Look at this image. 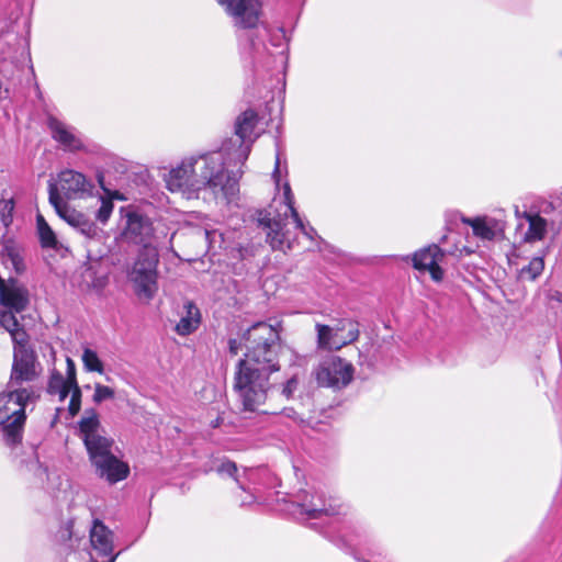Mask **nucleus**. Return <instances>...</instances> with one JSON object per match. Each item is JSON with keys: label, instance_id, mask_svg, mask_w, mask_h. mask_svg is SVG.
<instances>
[{"label": "nucleus", "instance_id": "1", "mask_svg": "<svg viewBox=\"0 0 562 562\" xmlns=\"http://www.w3.org/2000/svg\"><path fill=\"white\" fill-rule=\"evenodd\" d=\"M246 353L237 363L234 390L245 412H257L271 387L269 376L280 370V333L265 322L254 324L244 334Z\"/></svg>", "mask_w": 562, "mask_h": 562}, {"label": "nucleus", "instance_id": "2", "mask_svg": "<svg viewBox=\"0 0 562 562\" xmlns=\"http://www.w3.org/2000/svg\"><path fill=\"white\" fill-rule=\"evenodd\" d=\"M201 190L207 189L215 198L222 196L227 202L237 194L243 169L234 159V150L223 142L217 150L193 156Z\"/></svg>", "mask_w": 562, "mask_h": 562}, {"label": "nucleus", "instance_id": "3", "mask_svg": "<svg viewBox=\"0 0 562 562\" xmlns=\"http://www.w3.org/2000/svg\"><path fill=\"white\" fill-rule=\"evenodd\" d=\"M1 326L10 334L13 342L12 367L7 384L18 389H41L35 382L41 376L43 367L30 345V336L24 326L10 314L1 316Z\"/></svg>", "mask_w": 562, "mask_h": 562}, {"label": "nucleus", "instance_id": "4", "mask_svg": "<svg viewBox=\"0 0 562 562\" xmlns=\"http://www.w3.org/2000/svg\"><path fill=\"white\" fill-rule=\"evenodd\" d=\"M42 389L10 387L0 393V427L7 446L15 447L22 442L26 411L41 397Z\"/></svg>", "mask_w": 562, "mask_h": 562}, {"label": "nucleus", "instance_id": "5", "mask_svg": "<svg viewBox=\"0 0 562 562\" xmlns=\"http://www.w3.org/2000/svg\"><path fill=\"white\" fill-rule=\"evenodd\" d=\"M288 510L297 519H319L323 516H336L345 513V505L335 496L325 498L323 492L300 491L285 499Z\"/></svg>", "mask_w": 562, "mask_h": 562}, {"label": "nucleus", "instance_id": "6", "mask_svg": "<svg viewBox=\"0 0 562 562\" xmlns=\"http://www.w3.org/2000/svg\"><path fill=\"white\" fill-rule=\"evenodd\" d=\"M294 195L289 182L283 184V200L274 213L265 212L259 214V224L269 228L267 240L273 249H283L289 243V232L286 229L289 216H296Z\"/></svg>", "mask_w": 562, "mask_h": 562}, {"label": "nucleus", "instance_id": "7", "mask_svg": "<svg viewBox=\"0 0 562 562\" xmlns=\"http://www.w3.org/2000/svg\"><path fill=\"white\" fill-rule=\"evenodd\" d=\"M158 262L159 255L156 247L140 249L132 271L130 272V280L134 284L135 293L139 299L149 301L157 293Z\"/></svg>", "mask_w": 562, "mask_h": 562}, {"label": "nucleus", "instance_id": "8", "mask_svg": "<svg viewBox=\"0 0 562 562\" xmlns=\"http://www.w3.org/2000/svg\"><path fill=\"white\" fill-rule=\"evenodd\" d=\"M100 429L98 413L93 408L87 409L85 416L79 420V430L91 464L112 454L114 440L102 435Z\"/></svg>", "mask_w": 562, "mask_h": 562}, {"label": "nucleus", "instance_id": "9", "mask_svg": "<svg viewBox=\"0 0 562 562\" xmlns=\"http://www.w3.org/2000/svg\"><path fill=\"white\" fill-rule=\"evenodd\" d=\"M259 122L258 113L247 109L240 113L235 121V138L224 140L234 150V159L245 165L251 151L252 144L259 137L256 127Z\"/></svg>", "mask_w": 562, "mask_h": 562}, {"label": "nucleus", "instance_id": "10", "mask_svg": "<svg viewBox=\"0 0 562 562\" xmlns=\"http://www.w3.org/2000/svg\"><path fill=\"white\" fill-rule=\"evenodd\" d=\"M48 200L57 215L69 226L87 238H94L98 236L99 228L95 223L91 221L88 215L71 207L63 200L54 180L48 181Z\"/></svg>", "mask_w": 562, "mask_h": 562}, {"label": "nucleus", "instance_id": "11", "mask_svg": "<svg viewBox=\"0 0 562 562\" xmlns=\"http://www.w3.org/2000/svg\"><path fill=\"white\" fill-rule=\"evenodd\" d=\"M193 156L184 158L177 167L172 168L166 176V187L171 192H180L186 198L198 196L201 187Z\"/></svg>", "mask_w": 562, "mask_h": 562}, {"label": "nucleus", "instance_id": "12", "mask_svg": "<svg viewBox=\"0 0 562 562\" xmlns=\"http://www.w3.org/2000/svg\"><path fill=\"white\" fill-rule=\"evenodd\" d=\"M239 29H255L260 22L262 4L259 0H216Z\"/></svg>", "mask_w": 562, "mask_h": 562}, {"label": "nucleus", "instance_id": "13", "mask_svg": "<svg viewBox=\"0 0 562 562\" xmlns=\"http://www.w3.org/2000/svg\"><path fill=\"white\" fill-rule=\"evenodd\" d=\"M353 375V367L340 357H331L321 363L316 371L317 382L323 386L345 387Z\"/></svg>", "mask_w": 562, "mask_h": 562}, {"label": "nucleus", "instance_id": "14", "mask_svg": "<svg viewBox=\"0 0 562 562\" xmlns=\"http://www.w3.org/2000/svg\"><path fill=\"white\" fill-rule=\"evenodd\" d=\"M124 218L123 238L128 243L142 245V249L153 247L154 227L151 221L137 211L126 212Z\"/></svg>", "mask_w": 562, "mask_h": 562}, {"label": "nucleus", "instance_id": "15", "mask_svg": "<svg viewBox=\"0 0 562 562\" xmlns=\"http://www.w3.org/2000/svg\"><path fill=\"white\" fill-rule=\"evenodd\" d=\"M58 188L59 195L67 200L82 199L91 194L93 183L86 178L81 172L72 169H65L57 176V182L54 181Z\"/></svg>", "mask_w": 562, "mask_h": 562}, {"label": "nucleus", "instance_id": "16", "mask_svg": "<svg viewBox=\"0 0 562 562\" xmlns=\"http://www.w3.org/2000/svg\"><path fill=\"white\" fill-rule=\"evenodd\" d=\"M446 252L436 244L428 245L412 256L413 267L422 272L428 271L434 281L439 282L443 279V270L440 265L443 261Z\"/></svg>", "mask_w": 562, "mask_h": 562}, {"label": "nucleus", "instance_id": "17", "mask_svg": "<svg viewBox=\"0 0 562 562\" xmlns=\"http://www.w3.org/2000/svg\"><path fill=\"white\" fill-rule=\"evenodd\" d=\"M114 533L101 520L95 519L90 529V542L92 552L90 553L91 562L98 561L100 558L117 557L113 554Z\"/></svg>", "mask_w": 562, "mask_h": 562}, {"label": "nucleus", "instance_id": "18", "mask_svg": "<svg viewBox=\"0 0 562 562\" xmlns=\"http://www.w3.org/2000/svg\"><path fill=\"white\" fill-rule=\"evenodd\" d=\"M95 474L109 484H115L130 475V465L113 453L92 464Z\"/></svg>", "mask_w": 562, "mask_h": 562}, {"label": "nucleus", "instance_id": "19", "mask_svg": "<svg viewBox=\"0 0 562 562\" xmlns=\"http://www.w3.org/2000/svg\"><path fill=\"white\" fill-rule=\"evenodd\" d=\"M515 213L517 218H524L528 223V228L522 236L525 243L533 244L544 239L550 222L541 216L540 212H536V209L531 207L529 211L520 213L517 207Z\"/></svg>", "mask_w": 562, "mask_h": 562}, {"label": "nucleus", "instance_id": "20", "mask_svg": "<svg viewBox=\"0 0 562 562\" xmlns=\"http://www.w3.org/2000/svg\"><path fill=\"white\" fill-rule=\"evenodd\" d=\"M47 125L50 130L52 137L59 143L65 150L78 151L83 148V144L80 138L77 137L70 127L58 119L49 116Z\"/></svg>", "mask_w": 562, "mask_h": 562}, {"label": "nucleus", "instance_id": "21", "mask_svg": "<svg viewBox=\"0 0 562 562\" xmlns=\"http://www.w3.org/2000/svg\"><path fill=\"white\" fill-rule=\"evenodd\" d=\"M183 307L186 313L181 316L175 330L180 336H188L199 328L201 324V312L191 301H187Z\"/></svg>", "mask_w": 562, "mask_h": 562}, {"label": "nucleus", "instance_id": "22", "mask_svg": "<svg viewBox=\"0 0 562 562\" xmlns=\"http://www.w3.org/2000/svg\"><path fill=\"white\" fill-rule=\"evenodd\" d=\"M331 328L334 334H337V339H339V342H335V349H340L346 345L355 342L360 335L358 322L350 318L338 321Z\"/></svg>", "mask_w": 562, "mask_h": 562}, {"label": "nucleus", "instance_id": "23", "mask_svg": "<svg viewBox=\"0 0 562 562\" xmlns=\"http://www.w3.org/2000/svg\"><path fill=\"white\" fill-rule=\"evenodd\" d=\"M463 223L472 227L473 234L484 240H492L496 236L498 222L492 217L464 218Z\"/></svg>", "mask_w": 562, "mask_h": 562}, {"label": "nucleus", "instance_id": "24", "mask_svg": "<svg viewBox=\"0 0 562 562\" xmlns=\"http://www.w3.org/2000/svg\"><path fill=\"white\" fill-rule=\"evenodd\" d=\"M36 228L40 244L43 248L54 250L59 249L60 244L57 239V236L42 214L36 215Z\"/></svg>", "mask_w": 562, "mask_h": 562}, {"label": "nucleus", "instance_id": "25", "mask_svg": "<svg viewBox=\"0 0 562 562\" xmlns=\"http://www.w3.org/2000/svg\"><path fill=\"white\" fill-rule=\"evenodd\" d=\"M70 390L71 385L64 375L59 371L53 370L48 379L47 392L50 395H58L59 401L64 402L70 393Z\"/></svg>", "mask_w": 562, "mask_h": 562}, {"label": "nucleus", "instance_id": "26", "mask_svg": "<svg viewBox=\"0 0 562 562\" xmlns=\"http://www.w3.org/2000/svg\"><path fill=\"white\" fill-rule=\"evenodd\" d=\"M269 475V472L266 468H257V469H246L243 473L241 480L246 485V491H254L255 488H259L262 484V480Z\"/></svg>", "mask_w": 562, "mask_h": 562}, {"label": "nucleus", "instance_id": "27", "mask_svg": "<svg viewBox=\"0 0 562 562\" xmlns=\"http://www.w3.org/2000/svg\"><path fill=\"white\" fill-rule=\"evenodd\" d=\"M13 209V199L0 200V241L5 237L8 227L12 223Z\"/></svg>", "mask_w": 562, "mask_h": 562}, {"label": "nucleus", "instance_id": "28", "mask_svg": "<svg viewBox=\"0 0 562 562\" xmlns=\"http://www.w3.org/2000/svg\"><path fill=\"white\" fill-rule=\"evenodd\" d=\"M317 345L323 349H335V342H339L337 334H334V329L327 325L317 324Z\"/></svg>", "mask_w": 562, "mask_h": 562}, {"label": "nucleus", "instance_id": "29", "mask_svg": "<svg viewBox=\"0 0 562 562\" xmlns=\"http://www.w3.org/2000/svg\"><path fill=\"white\" fill-rule=\"evenodd\" d=\"M544 269V260L542 257H533L529 263L519 270V278L522 280L535 281Z\"/></svg>", "mask_w": 562, "mask_h": 562}, {"label": "nucleus", "instance_id": "30", "mask_svg": "<svg viewBox=\"0 0 562 562\" xmlns=\"http://www.w3.org/2000/svg\"><path fill=\"white\" fill-rule=\"evenodd\" d=\"M81 359L83 362V367L88 372H103V363L101 362L98 353L94 350L90 348H85Z\"/></svg>", "mask_w": 562, "mask_h": 562}, {"label": "nucleus", "instance_id": "31", "mask_svg": "<svg viewBox=\"0 0 562 562\" xmlns=\"http://www.w3.org/2000/svg\"><path fill=\"white\" fill-rule=\"evenodd\" d=\"M217 472L222 475H227V476L233 477L243 491L246 490V485H245L244 481L241 480V476L238 474V470H237L235 462L229 461V460L223 461L220 464V467L217 468Z\"/></svg>", "mask_w": 562, "mask_h": 562}, {"label": "nucleus", "instance_id": "32", "mask_svg": "<svg viewBox=\"0 0 562 562\" xmlns=\"http://www.w3.org/2000/svg\"><path fill=\"white\" fill-rule=\"evenodd\" d=\"M113 209H114V204H113L112 200L105 199L102 196L101 205L95 213L97 221H99L101 224H106V222L111 217Z\"/></svg>", "mask_w": 562, "mask_h": 562}, {"label": "nucleus", "instance_id": "33", "mask_svg": "<svg viewBox=\"0 0 562 562\" xmlns=\"http://www.w3.org/2000/svg\"><path fill=\"white\" fill-rule=\"evenodd\" d=\"M70 393H71V396H70V402H69V406H68V412H69V415L74 417L79 413V411L81 408V390H80L79 385L71 386Z\"/></svg>", "mask_w": 562, "mask_h": 562}, {"label": "nucleus", "instance_id": "34", "mask_svg": "<svg viewBox=\"0 0 562 562\" xmlns=\"http://www.w3.org/2000/svg\"><path fill=\"white\" fill-rule=\"evenodd\" d=\"M114 397V390L102 385L100 383H97L94 385V394L92 396V400L94 403L100 404L103 401L111 400Z\"/></svg>", "mask_w": 562, "mask_h": 562}, {"label": "nucleus", "instance_id": "35", "mask_svg": "<svg viewBox=\"0 0 562 562\" xmlns=\"http://www.w3.org/2000/svg\"><path fill=\"white\" fill-rule=\"evenodd\" d=\"M292 218L294 221L295 227L300 229L307 238L313 240L314 238L318 237L316 229L312 226H306L299 214H296V216H292Z\"/></svg>", "mask_w": 562, "mask_h": 562}, {"label": "nucleus", "instance_id": "36", "mask_svg": "<svg viewBox=\"0 0 562 562\" xmlns=\"http://www.w3.org/2000/svg\"><path fill=\"white\" fill-rule=\"evenodd\" d=\"M299 386V380L295 375L290 378L282 387V395L285 396L288 400L291 398L294 394V392L297 390Z\"/></svg>", "mask_w": 562, "mask_h": 562}, {"label": "nucleus", "instance_id": "37", "mask_svg": "<svg viewBox=\"0 0 562 562\" xmlns=\"http://www.w3.org/2000/svg\"><path fill=\"white\" fill-rule=\"evenodd\" d=\"M66 374H67V376L65 379L68 381V383L71 386L78 385L77 379H76V366H75V362L70 358H67Z\"/></svg>", "mask_w": 562, "mask_h": 562}, {"label": "nucleus", "instance_id": "38", "mask_svg": "<svg viewBox=\"0 0 562 562\" xmlns=\"http://www.w3.org/2000/svg\"><path fill=\"white\" fill-rule=\"evenodd\" d=\"M248 495L241 499V506L250 505L255 502H258L261 499V491L260 488H255L254 491H247Z\"/></svg>", "mask_w": 562, "mask_h": 562}, {"label": "nucleus", "instance_id": "39", "mask_svg": "<svg viewBox=\"0 0 562 562\" xmlns=\"http://www.w3.org/2000/svg\"><path fill=\"white\" fill-rule=\"evenodd\" d=\"M554 211V205L551 202H542L540 207L536 212H540V215H550Z\"/></svg>", "mask_w": 562, "mask_h": 562}, {"label": "nucleus", "instance_id": "40", "mask_svg": "<svg viewBox=\"0 0 562 562\" xmlns=\"http://www.w3.org/2000/svg\"><path fill=\"white\" fill-rule=\"evenodd\" d=\"M272 178L274 179L276 183L279 184L280 182V154L277 153L276 156V166L272 173Z\"/></svg>", "mask_w": 562, "mask_h": 562}, {"label": "nucleus", "instance_id": "41", "mask_svg": "<svg viewBox=\"0 0 562 562\" xmlns=\"http://www.w3.org/2000/svg\"><path fill=\"white\" fill-rule=\"evenodd\" d=\"M223 423H224L223 415H218L215 419L210 422V426L212 428H218V427H221L223 425Z\"/></svg>", "mask_w": 562, "mask_h": 562}, {"label": "nucleus", "instance_id": "42", "mask_svg": "<svg viewBox=\"0 0 562 562\" xmlns=\"http://www.w3.org/2000/svg\"><path fill=\"white\" fill-rule=\"evenodd\" d=\"M228 345H229V351H231L233 355H237L238 349H239L237 340H236V339H231V340L228 341Z\"/></svg>", "mask_w": 562, "mask_h": 562}, {"label": "nucleus", "instance_id": "43", "mask_svg": "<svg viewBox=\"0 0 562 562\" xmlns=\"http://www.w3.org/2000/svg\"><path fill=\"white\" fill-rule=\"evenodd\" d=\"M283 414L286 417L292 418V419H295V416H296V412L293 408H284Z\"/></svg>", "mask_w": 562, "mask_h": 562}, {"label": "nucleus", "instance_id": "44", "mask_svg": "<svg viewBox=\"0 0 562 562\" xmlns=\"http://www.w3.org/2000/svg\"><path fill=\"white\" fill-rule=\"evenodd\" d=\"M37 463H38V462H37V460H35V461H32V462L30 463V465H31V467H37Z\"/></svg>", "mask_w": 562, "mask_h": 562}, {"label": "nucleus", "instance_id": "45", "mask_svg": "<svg viewBox=\"0 0 562 562\" xmlns=\"http://www.w3.org/2000/svg\"><path fill=\"white\" fill-rule=\"evenodd\" d=\"M558 300H559L560 302H562V294L558 297Z\"/></svg>", "mask_w": 562, "mask_h": 562}]
</instances>
